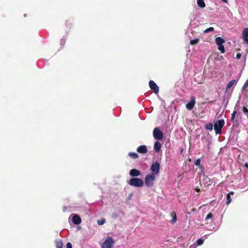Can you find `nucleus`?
<instances>
[{
	"label": "nucleus",
	"instance_id": "1",
	"mask_svg": "<svg viewBox=\"0 0 248 248\" xmlns=\"http://www.w3.org/2000/svg\"><path fill=\"white\" fill-rule=\"evenodd\" d=\"M224 121L223 120H218L214 123V130L216 134H221L222 128L224 125Z\"/></svg>",
	"mask_w": 248,
	"mask_h": 248
},
{
	"label": "nucleus",
	"instance_id": "2",
	"mask_svg": "<svg viewBox=\"0 0 248 248\" xmlns=\"http://www.w3.org/2000/svg\"><path fill=\"white\" fill-rule=\"evenodd\" d=\"M155 179V174L151 173L147 174L145 178V185L148 187H152Z\"/></svg>",
	"mask_w": 248,
	"mask_h": 248
},
{
	"label": "nucleus",
	"instance_id": "3",
	"mask_svg": "<svg viewBox=\"0 0 248 248\" xmlns=\"http://www.w3.org/2000/svg\"><path fill=\"white\" fill-rule=\"evenodd\" d=\"M114 241L111 236H108L104 242L101 245V248H113Z\"/></svg>",
	"mask_w": 248,
	"mask_h": 248
},
{
	"label": "nucleus",
	"instance_id": "4",
	"mask_svg": "<svg viewBox=\"0 0 248 248\" xmlns=\"http://www.w3.org/2000/svg\"><path fill=\"white\" fill-rule=\"evenodd\" d=\"M129 184L135 187H141L143 186L144 182L140 178H132L130 179Z\"/></svg>",
	"mask_w": 248,
	"mask_h": 248
},
{
	"label": "nucleus",
	"instance_id": "5",
	"mask_svg": "<svg viewBox=\"0 0 248 248\" xmlns=\"http://www.w3.org/2000/svg\"><path fill=\"white\" fill-rule=\"evenodd\" d=\"M153 136L156 140H162L163 138V134L162 131L158 127H155L153 130Z\"/></svg>",
	"mask_w": 248,
	"mask_h": 248
},
{
	"label": "nucleus",
	"instance_id": "6",
	"mask_svg": "<svg viewBox=\"0 0 248 248\" xmlns=\"http://www.w3.org/2000/svg\"><path fill=\"white\" fill-rule=\"evenodd\" d=\"M160 164L158 162L153 163L151 166V170L153 172L152 173L157 174L160 170Z\"/></svg>",
	"mask_w": 248,
	"mask_h": 248
},
{
	"label": "nucleus",
	"instance_id": "7",
	"mask_svg": "<svg viewBox=\"0 0 248 248\" xmlns=\"http://www.w3.org/2000/svg\"><path fill=\"white\" fill-rule=\"evenodd\" d=\"M195 103H196V101H195V97L191 96L190 97V100L186 105V108L188 110H191L194 107Z\"/></svg>",
	"mask_w": 248,
	"mask_h": 248
},
{
	"label": "nucleus",
	"instance_id": "8",
	"mask_svg": "<svg viewBox=\"0 0 248 248\" xmlns=\"http://www.w3.org/2000/svg\"><path fill=\"white\" fill-rule=\"evenodd\" d=\"M150 88L155 93H158L159 92V88L153 80H150L149 82Z\"/></svg>",
	"mask_w": 248,
	"mask_h": 248
},
{
	"label": "nucleus",
	"instance_id": "9",
	"mask_svg": "<svg viewBox=\"0 0 248 248\" xmlns=\"http://www.w3.org/2000/svg\"><path fill=\"white\" fill-rule=\"evenodd\" d=\"M242 37L245 43L248 44V28L244 29L243 31Z\"/></svg>",
	"mask_w": 248,
	"mask_h": 248
},
{
	"label": "nucleus",
	"instance_id": "10",
	"mask_svg": "<svg viewBox=\"0 0 248 248\" xmlns=\"http://www.w3.org/2000/svg\"><path fill=\"white\" fill-rule=\"evenodd\" d=\"M140 174V171L136 169L131 170L129 172V174L131 177L139 176Z\"/></svg>",
	"mask_w": 248,
	"mask_h": 248
},
{
	"label": "nucleus",
	"instance_id": "11",
	"mask_svg": "<svg viewBox=\"0 0 248 248\" xmlns=\"http://www.w3.org/2000/svg\"><path fill=\"white\" fill-rule=\"evenodd\" d=\"M137 151L140 154H146L147 153V149L145 145H140L138 147Z\"/></svg>",
	"mask_w": 248,
	"mask_h": 248
},
{
	"label": "nucleus",
	"instance_id": "12",
	"mask_svg": "<svg viewBox=\"0 0 248 248\" xmlns=\"http://www.w3.org/2000/svg\"><path fill=\"white\" fill-rule=\"evenodd\" d=\"M73 222L76 225H79L81 222V219L78 215H74L72 218Z\"/></svg>",
	"mask_w": 248,
	"mask_h": 248
},
{
	"label": "nucleus",
	"instance_id": "13",
	"mask_svg": "<svg viewBox=\"0 0 248 248\" xmlns=\"http://www.w3.org/2000/svg\"><path fill=\"white\" fill-rule=\"evenodd\" d=\"M154 147L155 151L157 153H158L160 150L161 145L159 141H157L155 142Z\"/></svg>",
	"mask_w": 248,
	"mask_h": 248
},
{
	"label": "nucleus",
	"instance_id": "14",
	"mask_svg": "<svg viewBox=\"0 0 248 248\" xmlns=\"http://www.w3.org/2000/svg\"><path fill=\"white\" fill-rule=\"evenodd\" d=\"M202 182L204 186H207L210 185V179L207 177L203 176V179L202 180Z\"/></svg>",
	"mask_w": 248,
	"mask_h": 248
},
{
	"label": "nucleus",
	"instance_id": "15",
	"mask_svg": "<svg viewBox=\"0 0 248 248\" xmlns=\"http://www.w3.org/2000/svg\"><path fill=\"white\" fill-rule=\"evenodd\" d=\"M216 43L217 44V45L218 46V45H223V44L225 42V40L221 37H217L216 38Z\"/></svg>",
	"mask_w": 248,
	"mask_h": 248
},
{
	"label": "nucleus",
	"instance_id": "16",
	"mask_svg": "<svg viewBox=\"0 0 248 248\" xmlns=\"http://www.w3.org/2000/svg\"><path fill=\"white\" fill-rule=\"evenodd\" d=\"M233 194H234V192L232 191L227 194V195H226L227 201H226V203L227 205H228L231 202L232 198L231 197V195H233Z\"/></svg>",
	"mask_w": 248,
	"mask_h": 248
},
{
	"label": "nucleus",
	"instance_id": "17",
	"mask_svg": "<svg viewBox=\"0 0 248 248\" xmlns=\"http://www.w3.org/2000/svg\"><path fill=\"white\" fill-rule=\"evenodd\" d=\"M56 248H63V244L61 240L55 241Z\"/></svg>",
	"mask_w": 248,
	"mask_h": 248
},
{
	"label": "nucleus",
	"instance_id": "18",
	"mask_svg": "<svg viewBox=\"0 0 248 248\" xmlns=\"http://www.w3.org/2000/svg\"><path fill=\"white\" fill-rule=\"evenodd\" d=\"M235 83L236 81L234 79L232 80L231 81H229L227 85L226 90L227 91L229 88H230Z\"/></svg>",
	"mask_w": 248,
	"mask_h": 248
},
{
	"label": "nucleus",
	"instance_id": "19",
	"mask_svg": "<svg viewBox=\"0 0 248 248\" xmlns=\"http://www.w3.org/2000/svg\"><path fill=\"white\" fill-rule=\"evenodd\" d=\"M171 217H172V219L171 220L170 222L172 223H174L176 221L177 219V216H176V213L175 212L173 211L172 213L171 214Z\"/></svg>",
	"mask_w": 248,
	"mask_h": 248
},
{
	"label": "nucleus",
	"instance_id": "20",
	"mask_svg": "<svg viewBox=\"0 0 248 248\" xmlns=\"http://www.w3.org/2000/svg\"><path fill=\"white\" fill-rule=\"evenodd\" d=\"M128 155L132 159H136L139 157V155L134 152H130L128 153Z\"/></svg>",
	"mask_w": 248,
	"mask_h": 248
},
{
	"label": "nucleus",
	"instance_id": "21",
	"mask_svg": "<svg viewBox=\"0 0 248 248\" xmlns=\"http://www.w3.org/2000/svg\"><path fill=\"white\" fill-rule=\"evenodd\" d=\"M197 4L201 8H204L205 6V4L203 0H198Z\"/></svg>",
	"mask_w": 248,
	"mask_h": 248
},
{
	"label": "nucleus",
	"instance_id": "22",
	"mask_svg": "<svg viewBox=\"0 0 248 248\" xmlns=\"http://www.w3.org/2000/svg\"><path fill=\"white\" fill-rule=\"evenodd\" d=\"M200 41V39L199 38H195L193 40H191L190 41V44L191 45H195L197 44Z\"/></svg>",
	"mask_w": 248,
	"mask_h": 248
},
{
	"label": "nucleus",
	"instance_id": "23",
	"mask_svg": "<svg viewBox=\"0 0 248 248\" xmlns=\"http://www.w3.org/2000/svg\"><path fill=\"white\" fill-rule=\"evenodd\" d=\"M213 124L211 123H209L207 124H206L205 125V128L207 130H209L210 131L213 130Z\"/></svg>",
	"mask_w": 248,
	"mask_h": 248
},
{
	"label": "nucleus",
	"instance_id": "24",
	"mask_svg": "<svg viewBox=\"0 0 248 248\" xmlns=\"http://www.w3.org/2000/svg\"><path fill=\"white\" fill-rule=\"evenodd\" d=\"M195 165L197 166H199L200 168H202L203 167L201 165V159L200 158L197 159L195 161Z\"/></svg>",
	"mask_w": 248,
	"mask_h": 248
},
{
	"label": "nucleus",
	"instance_id": "25",
	"mask_svg": "<svg viewBox=\"0 0 248 248\" xmlns=\"http://www.w3.org/2000/svg\"><path fill=\"white\" fill-rule=\"evenodd\" d=\"M218 49L222 53L225 52L224 46L223 45H218Z\"/></svg>",
	"mask_w": 248,
	"mask_h": 248
},
{
	"label": "nucleus",
	"instance_id": "26",
	"mask_svg": "<svg viewBox=\"0 0 248 248\" xmlns=\"http://www.w3.org/2000/svg\"><path fill=\"white\" fill-rule=\"evenodd\" d=\"M65 25L68 28H71L72 27V22H71V20H66Z\"/></svg>",
	"mask_w": 248,
	"mask_h": 248
},
{
	"label": "nucleus",
	"instance_id": "27",
	"mask_svg": "<svg viewBox=\"0 0 248 248\" xmlns=\"http://www.w3.org/2000/svg\"><path fill=\"white\" fill-rule=\"evenodd\" d=\"M214 31V28L213 27H210L203 31L204 33H207L209 32H213Z\"/></svg>",
	"mask_w": 248,
	"mask_h": 248
},
{
	"label": "nucleus",
	"instance_id": "28",
	"mask_svg": "<svg viewBox=\"0 0 248 248\" xmlns=\"http://www.w3.org/2000/svg\"><path fill=\"white\" fill-rule=\"evenodd\" d=\"M203 243V240L201 238L198 239L197 240V244L199 246L202 245Z\"/></svg>",
	"mask_w": 248,
	"mask_h": 248
},
{
	"label": "nucleus",
	"instance_id": "29",
	"mask_svg": "<svg viewBox=\"0 0 248 248\" xmlns=\"http://www.w3.org/2000/svg\"><path fill=\"white\" fill-rule=\"evenodd\" d=\"M105 222V219H104V218H103L101 220H97V223L99 225H103V224H104Z\"/></svg>",
	"mask_w": 248,
	"mask_h": 248
},
{
	"label": "nucleus",
	"instance_id": "30",
	"mask_svg": "<svg viewBox=\"0 0 248 248\" xmlns=\"http://www.w3.org/2000/svg\"><path fill=\"white\" fill-rule=\"evenodd\" d=\"M248 87V81L247 80L246 82L243 85V86L242 87V89L243 91L246 90V89Z\"/></svg>",
	"mask_w": 248,
	"mask_h": 248
},
{
	"label": "nucleus",
	"instance_id": "31",
	"mask_svg": "<svg viewBox=\"0 0 248 248\" xmlns=\"http://www.w3.org/2000/svg\"><path fill=\"white\" fill-rule=\"evenodd\" d=\"M236 110H234L231 116V120L233 121L235 117V114H236Z\"/></svg>",
	"mask_w": 248,
	"mask_h": 248
},
{
	"label": "nucleus",
	"instance_id": "32",
	"mask_svg": "<svg viewBox=\"0 0 248 248\" xmlns=\"http://www.w3.org/2000/svg\"><path fill=\"white\" fill-rule=\"evenodd\" d=\"M213 214L211 213H209L206 216L205 220H207L209 219L212 218L213 217Z\"/></svg>",
	"mask_w": 248,
	"mask_h": 248
},
{
	"label": "nucleus",
	"instance_id": "33",
	"mask_svg": "<svg viewBox=\"0 0 248 248\" xmlns=\"http://www.w3.org/2000/svg\"><path fill=\"white\" fill-rule=\"evenodd\" d=\"M242 110H243V112H244V114H248V109L246 107L243 106Z\"/></svg>",
	"mask_w": 248,
	"mask_h": 248
},
{
	"label": "nucleus",
	"instance_id": "34",
	"mask_svg": "<svg viewBox=\"0 0 248 248\" xmlns=\"http://www.w3.org/2000/svg\"><path fill=\"white\" fill-rule=\"evenodd\" d=\"M66 248H72V245L70 242H68L66 244Z\"/></svg>",
	"mask_w": 248,
	"mask_h": 248
},
{
	"label": "nucleus",
	"instance_id": "35",
	"mask_svg": "<svg viewBox=\"0 0 248 248\" xmlns=\"http://www.w3.org/2000/svg\"><path fill=\"white\" fill-rule=\"evenodd\" d=\"M118 214L116 213H114L112 214V217L114 218H116L118 217Z\"/></svg>",
	"mask_w": 248,
	"mask_h": 248
},
{
	"label": "nucleus",
	"instance_id": "36",
	"mask_svg": "<svg viewBox=\"0 0 248 248\" xmlns=\"http://www.w3.org/2000/svg\"><path fill=\"white\" fill-rule=\"evenodd\" d=\"M241 57V54L240 53H238L236 54V58L237 59H240Z\"/></svg>",
	"mask_w": 248,
	"mask_h": 248
},
{
	"label": "nucleus",
	"instance_id": "37",
	"mask_svg": "<svg viewBox=\"0 0 248 248\" xmlns=\"http://www.w3.org/2000/svg\"><path fill=\"white\" fill-rule=\"evenodd\" d=\"M245 166L246 168H248V163H246L245 164Z\"/></svg>",
	"mask_w": 248,
	"mask_h": 248
},
{
	"label": "nucleus",
	"instance_id": "38",
	"mask_svg": "<svg viewBox=\"0 0 248 248\" xmlns=\"http://www.w3.org/2000/svg\"><path fill=\"white\" fill-rule=\"evenodd\" d=\"M196 191H197V192H199L200 191V188H196L195 189Z\"/></svg>",
	"mask_w": 248,
	"mask_h": 248
},
{
	"label": "nucleus",
	"instance_id": "39",
	"mask_svg": "<svg viewBox=\"0 0 248 248\" xmlns=\"http://www.w3.org/2000/svg\"><path fill=\"white\" fill-rule=\"evenodd\" d=\"M222 1H223L224 2H225V3H227L228 2V0H221Z\"/></svg>",
	"mask_w": 248,
	"mask_h": 248
},
{
	"label": "nucleus",
	"instance_id": "40",
	"mask_svg": "<svg viewBox=\"0 0 248 248\" xmlns=\"http://www.w3.org/2000/svg\"><path fill=\"white\" fill-rule=\"evenodd\" d=\"M247 80L248 81V79H247Z\"/></svg>",
	"mask_w": 248,
	"mask_h": 248
}]
</instances>
